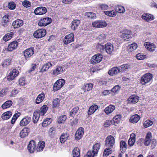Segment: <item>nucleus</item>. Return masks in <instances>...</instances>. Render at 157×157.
Returning a JSON list of instances; mask_svg holds the SVG:
<instances>
[{"mask_svg": "<svg viewBox=\"0 0 157 157\" xmlns=\"http://www.w3.org/2000/svg\"><path fill=\"white\" fill-rule=\"evenodd\" d=\"M34 49L33 47L30 48L25 50L24 52V56L25 58L31 57L34 53Z\"/></svg>", "mask_w": 157, "mask_h": 157, "instance_id": "nucleus-15", "label": "nucleus"}, {"mask_svg": "<svg viewBox=\"0 0 157 157\" xmlns=\"http://www.w3.org/2000/svg\"><path fill=\"white\" fill-rule=\"evenodd\" d=\"M60 101V99L58 98H55L54 100L52 102L53 107L54 108L58 107L59 106Z\"/></svg>", "mask_w": 157, "mask_h": 157, "instance_id": "nucleus-45", "label": "nucleus"}, {"mask_svg": "<svg viewBox=\"0 0 157 157\" xmlns=\"http://www.w3.org/2000/svg\"><path fill=\"white\" fill-rule=\"evenodd\" d=\"M120 71H121L119 69V68L115 67L110 70L109 71L108 73L110 75L113 76L114 75L117 74L119 72H120Z\"/></svg>", "mask_w": 157, "mask_h": 157, "instance_id": "nucleus-23", "label": "nucleus"}, {"mask_svg": "<svg viewBox=\"0 0 157 157\" xmlns=\"http://www.w3.org/2000/svg\"><path fill=\"white\" fill-rule=\"evenodd\" d=\"M74 40V36L73 33H71L66 35L63 39V43L67 44L73 41Z\"/></svg>", "mask_w": 157, "mask_h": 157, "instance_id": "nucleus-7", "label": "nucleus"}, {"mask_svg": "<svg viewBox=\"0 0 157 157\" xmlns=\"http://www.w3.org/2000/svg\"><path fill=\"white\" fill-rule=\"evenodd\" d=\"M105 48V50L108 54H110L113 51L114 48L113 45L110 43L106 44Z\"/></svg>", "mask_w": 157, "mask_h": 157, "instance_id": "nucleus-18", "label": "nucleus"}, {"mask_svg": "<svg viewBox=\"0 0 157 157\" xmlns=\"http://www.w3.org/2000/svg\"><path fill=\"white\" fill-rule=\"evenodd\" d=\"M120 89V87L118 85L115 86L111 90V92L116 93L117 91L119 90Z\"/></svg>", "mask_w": 157, "mask_h": 157, "instance_id": "nucleus-63", "label": "nucleus"}, {"mask_svg": "<svg viewBox=\"0 0 157 157\" xmlns=\"http://www.w3.org/2000/svg\"><path fill=\"white\" fill-rule=\"evenodd\" d=\"M140 119V116L137 114H135L130 117V121L133 123H137Z\"/></svg>", "mask_w": 157, "mask_h": 157, "instance_id": "nucleus-28", "label": "nucleus"}, {"mask_svg": "<svg viewBox=\"0 0 157 157\" xmlns=\"http://www.w3.org/2000/svg\"><path fill=\"white\" fill-rule=\"evenodd\" d=\"M112 121L110 120H106L104 124V127H107L113 124Z\"/></svg>", "mask_w": 157, "mask_h": 157, "instance_id": "nucleus-61", "label": "nucleus"}, {"mask_svg": "<svg viewBox=\"0 0 157 157\" xmlns=\"http://www.w3.org/2000/svg\"><path fill=\"white\" fill-rule=\"evenodd\" d=\"M91 151H88L86 155H85L84 157H94V156L95 155Z\"/></svg>", "mask_w": 157, "mask_h": 157, "instance_id": "nucleus-64", "label": "nucleus"}, {"mask_svg": "<svg viewBox=\"0 0 157 157\" xmlns=\"http://www.w3.org/2000/svg\"><path fill=\"white\" fill-rule=\"evenodd\" d=\"M93 87V85L91 83H86L84 85L82 88L87 91L91 90Z\"/></svg>", "mask_w": 157, "mask_h": 157, "instance_id": "nucleus-40", "label": "nucleus"}, {"mask_svg": "<svg viewBox=\"0 0 157 157\" xmlns=\"http://www.w3.org/2000/svg\"><path fill=\"white\" fill-rule=\"evenodd\" d=\"M137 47V44L135 43H133L128 46V50L129 52H132L135 50Z\"/></svg>", "mask_w": 157, "mask_h": 157, "instance_id": "nucleus-34", "label": "nucleus"}, {"mask_svg": "<svg viewBox=\"0 0 157 157\" xmlns=\"http://www.w3.org/2000/svg\"><path fill=\"white\" fill-rule=\"evenodd\" d=\"M100 144L99 143H96L93 147V150L91 151L94 153V154L96 155L100 149Z\"/></svg>", "mask_w": 157, "mask_h": 157, "instance_id": "nucleus-29", "label": "nucleus"}, {"mask_svg": "<svg viewBox=\"0 0 157 157\" xmlns=\"http://www.w3.org/2000/svg\"><path fill=\"white\" fill-rule=\"evenodd\" d=\"M115 109L114 105H110L105 108L104 111L106 114L108 115L112 113Z\"/></svg>", "mask_w": 157, "mask_h": 157, "instance_id": "nucleus-22", "label": "nucleus"}, {"mask_svg": "<svg viewBox=\"0 0 157 157\" xmlns=\"http://www.w3.org/2000/svg\"><path fill=\"white\" fill-rule=\"evenodd\" d=\"M9 20L8 16L7 15L4 16L3 17L2 19V25L5 26L6 25L5 24L7 23L9 21Z\"/></svg>", "mask_w": 157, "mask_h": 157, "instance_id": "nucleus-58", "label": "nucleus"}, {"mask_svg": "<svg viewBox=\"0 0 157 157\" xmlns=\"http://www.w3.org/2000/svg\"><path fill=\"white\" fill-rule=\"evenodd\" d=\"M80 23V21L78 20H73L71 22V27L72 30L75 31L76 30Z\"/></svg>", "mask_w": 157, "mask_h": 157, "instance_id": "nucleus-19", "label": "nucleus"}, {"mask_svg": "<svg viewBox=\"0 0 157 157\" xmlns=\"http://www.w3.org/2000/svg\"><path fill=\"white\" fill-rule=\"evenodd\" d=\"M9 90V88L7 87L3 88L0 92V97H3L6 95Z\"/></svg>", "mask_w": 157, "mask_h": 157, "instance_id": "nucleus-49", "label": "nucleus"}, {"mask_svg": "<svg viewBox=\"0 0 157 157\" xmlns=\"http://www.w3.org/2000/svg\"><path fill=\"white\" fill-rule=\"evenodd\" d=\"M35 142L34 140L30 141L28 145V149L30 153H33L36 150Z\"/></svg>", "mask_w": 157, "mask_h": 157, "instance_id": "nucleus-16", "label": "nucleus"}, {"mask_svg": "<svg viewBox=\"0 0 157 157\" xmlns=\"http://www.w3.org/2000/svg\"><path fill=\"white\" fill-rule=\"evenodd\" d=\"M40 115L41 114L39 112V110H37L34 112L33 120L34 123H36L37 122Z\"/></svg>", "mask_w": 157, "mask_h": 157, "instance_id": "nucleus-25", "label": "nucleus"}, {"mask_svg": "<svg viewBox=\"0 0 157 157\" xmlns=\"http://www.w3.org/2000/svg\"><path fill=\"white\" fill-rule=\"evenodd\" d=\"M135 143L134 138H130L128 140V144L130 146H132Z\"/></svg>", "mask_w": 157, "mask_h": 157, "instance_id": "nucleus-62", "label": "nucleus"}, {"mask_svg": "<svg viewBox=\"0 0 157 157\" xmlns=\"http://www.w3.org/2000/svg\"><path fill=\"white\" fill-rule=\"evenodd\" d=\"M115 9L116 10V12H118L120 13H123L125 11V10L124 7L117 5L115 7Z\"/></svg>", "mask_w": 157, "mask_h": 157, "instance_id": "nucleus-35", "label": "nucleus"}, {"mask_svg": "<svg viewBox=\"0 0 157 157\" xmlns=\"http://www.w3.org/2000/svg\"><path fill=\"white\" fill-rule=\"evenodd\" d=\"M31 120V117H29L26 116L24 118L20 121V124L21 126H23L28 124L30 122Z\"/></svg>", "mask_w": 157, "mask_h": 157, "instance_id": "nucleus-21", "label": "nucleus"}, {"mask_svg": "<svg viewBox=\"0 0 157 157\" xmlns=\"http://www.w3.org/2000/svg\"><path fill=\"white\" fill-rule=\"evenodd\" d=\"M52 22L50 18L47 17L40 19L38 21V25L40 27L45 26L50 24Z\"/></svg>", "mask_w": 157, "mask_h": 157, "instance_id": "nucleus-6", "label": "nucleus"}, {"mask_svg": "<svg viewBox=\"0 0 157 157\" xmlns=\"http://www.w3.org/2000/svg\"><path fill=\"white\" fill-rule=\"evenodd\" d=\"M63 68L64 66L57 65L55 69L53 70L52 74L55 76H56L63 73L65 71Z\"/></svg>", "mask_w": 157, "mask_h": 157, "instance_id": "nucleus-8", "label": "nucleus"}, {"mask_svg": "<svg viewBox=\"0 0 157 157\" xmlns=\"http://www.w3.org/2000/svg\"><path fill=\"white\" fill-rule=\"evenodd\" d=\"M19 92L18 90L14 89L10 92L9 96L10 98L14 97L19 93Z\"/></svg>", "mask_w": 157, "mask_h": 157, "instance_id": "nucleus-55", "label": "nucleus"}, {"mask_svg": "<svg viewBox=\"0 0 157 157\" xmlns=\"http://www.w3.org/2000/svg\"><path fill=\"white\" fill-rule=\"evenodd\" d=\"M65 83V81L63 79H60L56 81L53 85V89L55 91L59 90L63 87Z\"/></svg>", "mask_w": 157, "mask_h": 157, "instance_id": "nucleus-1", "label": "nucleus"}, {"mask_svg": "<svg viewBox=\"0 0 157 157\" xmlns=\"http://www.w3.org/2000/svg\"><path fill=\"white\" fill-rule=\"evenodd\" d=\"M67 119L66 116L65 115H62L58 119V122L59 123H63Z\"/></svg>", "mask_w": 157, "mask_h": 157, "instance_id": "nucleus-54", "label": "nucleus"}, {"mask_svg": "<svg viewBox=\"0 0 157 157\" xmlns=\"http://www.w3.org/2000/svg\"><path fill=\"white\" fill-rule=\"evenodd\" d=\"M18 45V42L16 41H13L11 42L8 45L7 50L8 51H12L17 48Z\"/></svg>", "mask_w": 157, "mask_h": 157, "instance_id": "nucleus-17", "label": "nucleus"}, {"mask_svg": "<svg viewBox=\"0 0 157 157\" xmlns=\"http://www.w3.org/2000/svg\"><path fill=\"white\" fill-rule=\"evenodd\" d=\"M8 7L11 10H13L15 8L16 5L14 2H11L8 3Z\"/></svg>", "mask_w": 157, "mask_h": 157, "instance_id": "nucleus-60", "label": "nucleus"}, {"mask_svg": "<svg viewBox=\"0 0 157 157\" xmlns=\"http://www.w3.org/2000/svg\"><path fill=\"white\" fill-rule=\"evenodd\" d=\"M52 66L51 63L49 62L44 64L41 69L40 72L41 73H43L47 71L49 67Z\"/></svg>", "mask_w": 157, "mask_h": 157, "instance_id": "nucleus-26", "label": "nucleus"}, {"mask_svg": "<svg viewBox=\"0 0 157 157\" xmlns=\"http://www.w3.org/2000/svg\"><path fill=\"white\" fill-rule=\"evenodd\" d=\"M45 98V95L44 93L39 94L36 100V103L39 104L42 102Z\"/></svg>", "mask_w": 157, "mask_h": 157, "instance_id": "nucleus-30", "label": "nucleus"}, {"mask_svg": "<svg viewBox=\"0 0 157 157\" xmlns=\"http://www.w3.org/2000/svg\"><path fill=\"white\" fill-rule=\"evenodd\" d=\"M19 73L18 71L16 69H13L10 72L8 75L7 77V80L8 81L13 80L16 76H17Z\"/></svg>", "mask_w": 157, "mask_h": 157, "instance_id": "nucleus-11", "label": "nucleus"}, {"mask_svg": "<svg viewBox=\"0 0 157 157\" xmlns=\"http://www.w3.org/2000/svg\"><path fill=\"white\" fill-rule=\"evenodd\" d=\"M140 82L142 85H145L147 82V73L145 74L142 77Z\"/></svg>", "mask_w": 157, "mask_h": 157, "instance_id": "nucleus-50", "label": "nucleus"}, {"mask_svg": "<svg viewBox=\"0 0 157 157\" xmlns=\"http://www.w3.org/2000/svg\"><path fill=\"white\" fill-rule=\"evenodd\" d=\"M136 57L138 60H142L146 57V56L142 53H139L136 55Z\"/></svg>", "mask_w": 157, "mask_h": 157, "instance_id": "nucleus-57", "label": "nucleus"}, {"mask_svg": "<svg viewBox=\"0 0 157 157\" xmlns=\"http://www.w3.org/2000/svg\"><path fill=\"white\" fill-rule=\"evenodd\" d=\"M20 113H17L15 114L13 117L12 118L11 122V123L12 124H13L15 122L16 120L18 118V117L20 116Z\"/></svg>", "mask_w": 157, "mask_h": 157, "instance_id": "nucleus-53", "label": "nucleus"}, {"mask_svg": "<svg viewBox=\"0 0 157 157\" xmlns=\"http://www.w3.org/2000/svg\"><path fill=\"white\" fill-rule=\"evenodd\" d=\"M52 119L51 118H48L44 120L42 123V126L44 127H46L52 121Z\"/></svg>", "mask_w": 157, "mask_h": 157, "instance_id": "nucleus-47", "label": "nucleus"}, {"mask_svg": "<svg viewBox=\"0 0 157 157\" xmlns=\"http://www.w3.org/2000/svg\"><path fill=\"white\" fill-rule=\"evenodd\" d=\"M119 68L120 71H120V72H123L127 69L129 68H130V66L129 65L127 64H123L121 65Z\"/></svg>", "mask_w": 157, "mask_h": 157, "instance_id": "nucleus-56", "label": "nucleus"}, {"mask_svg": "<svg viewBox=\"0 0 157 157\" xmlns=\"http://www.w3.org/2000/svg\"><path fill=\"white\" fill-rule=\"evenodd\" d=\"M12 113L11 111H8L3 113L1 116L2 119L6 120L9 119L11 116Z\"/></svg>", "mask_w": 157, "mask_h": 157, "instance_id": "nucleus-27", "label": "nucleus"}, {"mask_svg": "<svg viewBox=\"0 0 157 157\" xmlns=\"http://www.w3.org/2000/svg\"><path fill=\"white\" fill-rule=\"evenodd\" d=\"M67 138L68 137L66 135L65 136L64 134H62L60 138V142L61 143H63L67 139Z\"/></svg>", "mask_w": 157, "mask_h": 157, "instance_id": "nucleus-59", "label": "nucleus"}, {"mask_svg": "<svg viewBox=\"0 0 157 157\" xmlns=\"http://www.w3.org/2000/svg\"><path fill=\"white\" fill-rule=\"evenodd\" d=\"M98 106L96 105H93L90 107L87 112L88 114L90 115L93 114L98 109Z\"/></svg>", "mask_w": 157, "mask_h": 157, "instance_id": "nucleus-24", "label": "nucleus"}, {"mask_svg": "<svg viewBox=\"0 0 157 157\" xmlns=\"http://www.w3.org/2000/svg\"><path fill=\"white\" fill-rule=\"evenodd\" d=\"M47 11L46 8L44 7H39L36 8L34 10V13L37 15H42L45 13Z\"/></svg>", "mask_w": 157, "mask_h": 157, "instance_id": "nucleus-10", "label": "nucleus"}, {"mask_svg": "<svg viewBox=\"0 0 157 157\" xmlns=\"http://www.w3.org/2000/svg\"><path fill=\"white\" fill-rule=\"evenodd\" d=\"M105 45H104L103 44L99 42L98 43V45L97 46V48L98 50H99L100 52H103L105 50Z\"/></svg>", "mask_w": 157, "mask_h": 157, "instance_id": "nucleus-48", "label": "nucleus"}, {"mask_svg": "<svg viewBox=\"0 0 157 157\" xmlns=\"http://www.w3.org/2000/svg\"><path fill=\"white\" fill-rule=\"evenodd\" d=\"M13 34V32H10L6 33L3 37V40L5 42H6L10 40L12 38Z\"/></svg>", "mask_w": 157, "mask_h": 157, "instance_id": "nucleus-33", "label": "nucleus"}, {"mask_svg": "<svg viewBox=\"0 0 157 157\" xmlns=\"http://www.w3.org/2000/svg\"><path fill=\"white\" fill-rule=\"evenodd\" d=\"M156 145V140L154 139L151 140H150L149 144H148V145H149L150 146L151 149H153L155 147Z\"/></svg>", "mask_w": 157, "mask_h": 157, "instance_id": "nucleus-52", "label": "nucleus"}, {"mask_svg": "<svg viewBox=\"0 0 157 157\" xmlns=\"http://www.w3.org/2000/svg\"><path fill=\"white\" fill-rule=\"evenodd\" d=\"M92 25L94 27L101 28L106 27L107 26V24L104 21L96 20L92 22Z\"/></svg>", "mask_w": 157, "mask_h": 157, "instance_id": "nucleus-4", "label": "nucleus"}, {"mask_svg": "<svg viewBox=\"0 0 157 157\" xmlns=\"http://www.w3.org/2000/svg\"><path fill=\"white\" fill-rule=\"evenodd\" d=\"M138 142L141 145L144 144L145 146H147V133L146 135L145 139L143 138H140L138 140Z\"/></svg>", "mask_w": 157, "mask_h": 157, "instance_id": "nucleus-41", "label": "nucleus"}, {"mask_svg": "<svg viewBox=\"0 0 157 157\" xmlns=\"http://www.w3.org/2000/svg\"><path fill=\"white\" fill-rule=\"evenodd\" d=\"M12 59L8 58L5 59L2 63V66L3 67H6L9 66L11 64Z\"/></svg>", "mask_w": 157, "mask_h": 157, "instance_id": "nucleus-42", "label": "nucleus"}, {"mask_svg": "<svg viewBox=\"0 0 157 157\" xmlns=\"http://www.w3.org/2000/svg\"><path fill=\"white\" fill-rule=\"evenodd\" d=\"M40 109L41 111H39V112L42 116H43L48 109L47 106L46 105H44L41 107Z\"/></svg>", "mask_w": 157, "mask_h": 157, "instance_id": "nucleus-51", "label": "nucleus"}, {"mask_svg": "<svg viewBox=\"0 0 157 157\" xmlns=\"http://www.w3.org/2000/svg\"><path fill=\"white\" fill-rule=\"evenodd\" d=\"M121 117L120 115H117L113 117L112 120V122H113L114 124L119 123L121 121Z\"/></svg>", "mask_w": 157, "mask_h": 157, "instance_id": "nucleus-38", "label": "nucleus"}, {"mask_svg": "<svg viewBox=\"0 0 157 157\" xmlns=\"http://www.w3.org/2000/svg\"><path fill=\"white\" fill-rule=\"evenodd\" d=\"M120 146L121 151L125 152L127 149V144L124 141L121 140L120 142Z\"/></svg>", "mask_w": 157, "mask_h": 157, "instance_id": "nucleus-32", "label": "nucleus"}, {"mask_svg": "<svg viewBox=\"0 0 157 157\" xmlns=\"http://www.w3.org/2000/svg\"><path fill=\"white\" fill-rule=\"evenodd\" d=\"M112 148L110 147L105 149L103 153V156L106 157L111 154L112 153Z\"/></svg>", "mask_w": 157, "mask_h": 157, "instance_id": "nucleus-39", "label": "nucleus"}, {"mask_svg": "<svg viewBox=\"0 0 157 157\" xmlns=\"http://www.w3.org/2000/svg\"><path fill=\"white\" fill-rule=\"evenodd\" d=\"M84 132V129L82 128H79L76 131L75 138L76 140H79L82 137Z\"/></svg>", "mask_w": 157, "mask_h": 157, "instance_id": "nucleus-9", "label": "nucleus"}, {"mask_svg": "<svg viewBox=\"0 0 157 157\" xmlns=\"http://www.w3.org/2000/svg\"><path fill=\"white\" fill-rule=\"evenodd\" d=\"M103 56L102 55L98 53L94 55L90 59V63L93 64H95L100 62L102 60Z\"/></svg>", "mask_w": 157, "mask_h": 157, "instance_id": "nucleus-5", "label": "nucleus"}, {"mask_svg": "<svg viewBox=\"0 0 157 157\" xmlns=\"http://www.w3.org/2000/svg\"><path fill=\"white\" fill-rule=\"evenodd\" d=\"M123 33L121 35V37L125 41H127L130 38L131 31L128 29L124 30Z\"/></svg>", "mask_w": 157, "mask_h": 157, "instance_id": "nucleus-12", "label": "nucleus"}, {"mask_svg": "<svg viewBox=\"0 0 157 157\" xmlns=\"http://www.w3.org/2000/svg\"><path fill=\"white\" fill-rule=\"evenodd\" d=\"M12 104L13 102L12 101H7L2 105V107L3 109L9 108L12 105Z\"/></svg>", "mask_w": 157, "mask_h": 157, "instance_id": "nucleus-31", "label": "nucleus"}, {"mask_svg": "<svg viewBox=\"0 0 157 157\" xmlns=\"http://www.w3.org/2000/svg\"><path fill=\"white\" fill-rule=\"evenodd\" d=\"M105 144L107 147L113 148L115 143V139L112 135L107 136L105 141Z\"/></svg>", "mask_w": 157, "mask_h": 157, "instance_id": "nucleus-3", "label": "nucleus"}, {"mask_svg": "<svg viewBox=\"0 0 157 157\" xmlns=\"http://www.w3.org/2000/svg\"><path fill=\"white\" fill-rule=\"evenodd\" d=\"M139 100V97L136 95L131 96L128 99L127 101L129 104H135Z\"/></svg>", "mask_w": 157, "mask_h": 157, "instance_id": "nucleus-13", "label": "nucleus"}, {"mask_svg": "<svg viewBox=\"0 0 157 157\" xmlns=\"http://www.w3.org/2000/svg\"><path fill=\"white\" fill-rule=\"evenodd\" d=\"M44 141L39 142L38 144V146L36 148L37 151H41L43 150L44 147Z\"/></svg>", "mask_w": 157, "mask_h": 157, "instance_id": "nucleus-36", "label": "nucleus"}, {"mask_svg": "<svg viewBox=\"0 0 157 157\" xmlns=\"http://www.w3.org/2000/svg\"><path fill=\"white\" fill-rule=\"evenodd\" d=\"M105 14L110 17H114L116 15V12L113 10L104 11Z\"/></svg>", "mask_w": 157, "mask_h": 157, "instance_id": "nucleus-44", "label": "nucleus"}, {"mask_svg": "<svg viewBox=\"0 0 157 157\" xmlns=\"http://www.w3.org/2000/svg\"><path fill=\"white\" fill-rule=\"evenodd\" d=\"M79 109V108L78 107L73 108L70 112V116L71 117H73L76 114Z\"/></svg>", "mask_w": 157, "mask_h": 157, "instance_id": "nucleus-46", "label": "nucleus"}, {"mask_svg": "<svg viewBox=\"0 0 157 157\" xmlns=\"http://www.w3.org/2000/svg\"><path fill=\"white\" fill-rule=\"evenodd\" d=\"M46 34V30L44 29H40L36 30L33 33L34 37L40 39L44 37Z\"/></svg>", "mask_w": 157, "mask_h": 157, "instance_id": "nucleus-2", "label": "nucleus"}, {"mask_svg": "<svg viewBox=\"0 0 157 157\" xmlns=\"http://www.w3.org/2000/svg\"><path fill=\"white\" fill-rule=\"evenodd\" d=\"M156 46L154 44L148 42V50L150 52H153Z\"/></svg>", "mask_w": 157, "mask_h": 157, "instance_id": "nucleus-43", "label": "nucleus"}, {"mask_svg": "<svg viewBox=\"0 0 157 157\" xmlns=\"http://www.w3.org/2000/svg\"><path fill=\"white\" fill-rule=\"evenodd\" d=\"M30 132V129L29 128H25L22 129L20 133V136L21 138H24L28 136Z\"/></svg>", "mask_w": 157, "mask_h": 157, "instance_id": "nucleus-20", "label": "nucleus"}, {"mask_svg": "<svg viewBox=\"0 0 157 157\" xmlns=\"http://www.w3.org/2000/svg\"><path fill=\"white\" fill-rule=\"evenodd\" d=\"M23 25V20L18 19L14 21L12 24V26L14 29L21 27Z\"/></svg>", "mask_w": 157, "mask_h": 157, "instance_id": "nucleus-14", "label": "nucleus"}, {"mask_svg": "<svg viewBox=\"0 0 157 157\" xmlns=\"http://www.w3.org/2000/svg\"><path fill=\"white\" fill-rule=\"evenodd\" d=\"M72 154L73 157H80V150L78 148L75 147L73 151Z\"/></svg>", "mask_w": 157, "mask_h": 157, "instance_id": "nucleus-37", "label": "nucleus"}]
</instances>
